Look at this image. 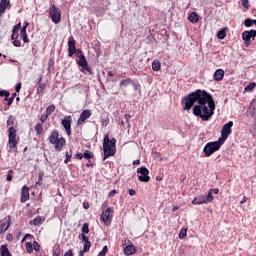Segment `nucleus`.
<instances>
[{"label": "nucleus", "instance_id": "obj_1", "mask_svg": "<svg viewBox=\"0 0 256 256\" xmlns=\"http://www.w3.org/2000/svg\"><path fill=\"white\" fill-rule=\"evenodd\" d=\"M184 111H190L202 121H209L215 115V100L206 90L197 89L183 98Z\"/></svg>", "mask_w": 256, "mask_h": 256}, {"label": "nucleus", "instance_id": "obj_2", "mask_svg": "<svg viewBox=\"0 0 256 256\" xmlns=\"http://www.w3.org/2000/svg\"><path fill=\"white\" fill-rule=\"evenodd\" d=\"M103 151V161H106L109 157H115V154L117 153V139H109V134H106L103 139Z\"/></svg>", "mask_w": 256, "mask_h": 256}, {"label": "nucleus", "instance_id": "obj_3", "mask_svg": "<svg viewBox=\"0 0 256 256\" xmlns=\"http://www.w3.org/2000/svg\"><path fill=\"white\" fill-rule=\"evenodd\" d=\"M8 133V153H17V145L19 143V137L17 136V129L15 127H9Z\"/></svg>", "mask_w": 256, "mask_h": 256}, {"label": "nucleus", "instance_id": "obj_4", "mask_svg": "<svg viewBox=\"0 0 256 256\" xmlns=\"http://www.w3.org/2000/svg\"><path fill=\"white\" fill-rule=\"evenodd\" d=\"M49 143H51V145H55L54 149L61 152L63 151V147H65V143H67V141L64 137L59 138L58 130H53L49 136Z\"/></svg>", "mask_w": 256, "mask_h": 256}, {"label": "nucleus", "instance_id": "obj_5", "mask_svg": "<svg viewBox=\"0 0 256 256\" xmlns=\"http://www.w3.org/2000/svg\"><path fill=\"white\" fill-rule=\"evenodd\" d=\"M222 145H223V141L221 142V138L215 142H208L203 148V153L205 157H211L213 153L221 149Z\"/></svg>", "mask_w": 256, "mask_h": 256}, {"label": "nucleus", "instance_id": "obj_6", "mask_svg": "<svg viewBox=\"0 0 256 256\" xmlns=\"http://www.w3.org/2000/svg\"><path fill=\"white\" fill-rule=\"evenodd\" d=\"M73 55L78 59H81V56H85L82 49H77V46L75 45V38L71 36L68 40V57H73Z\"/></svg>", "mask_w": 256, "mask_h": 256}, {"label": "nucleus", "instance_id": "obj_7", "mask_svg": "<svg viewBox=\"0 0 256 256\" xmlns=\"http://www.w3.org/2000/svg\"><path fill=\"white\" fill-rule=\"evenodd\" d=\"M137 177L138 181L141 183H149L151 181V177L149 176V169H147V167L137 168Z\"/></svg>", "mask_w": 256, "mask_h": 256}, {"label": "nucleus", "instance_id": "obj_8", "mask_svg": "<svg viewBox=\"0 0 256 256\" xmlns=\"http://www.w3.org/2000/svg\"><path fill=\"white\" fill-rule=\"evenodd\" d=\"M19 31H21V22L13 26L11 40L14 47H21V41L19 40Z\"/></svg>", "mask_w": 256, "mask_h": 256}, {"label": "nucleus", "instance_id": "obj_9", "mask_svg": "<svg viewBox=\"0 0 256 256\" xmlns=\"http://www.w3.org/2000/svg\"><path fill=\"white\" fill-rule=\"evenodd\" d=\"M213 203V192L209 191L207 196H198L192 200V205H203Z\"/></svg>", "mask_w": 256, "mask_h": 256}, {"label": "nucleus", "instance_id": "obj_10", "mask_svg": "<svg viewBox=\"0 0 256 256\" xmlns=\"http://www.w3.org/2000/svg\"><path fill=\"white\" fill-rule=\"evenodd\" d=\"M49 15L55 25L61 23V11L59 10V8H57V6H55V4L51 5Z\"/></svg>", "mask_w": 256, "mask_h": 256}, {"label": "nucleus", "instance_id": "obj_11", "mask_svg": "<svg viewBox=\"0 0 256 256\" xmlns=\"http://www.w3.org/2000/svg\"><path fill=\"white\" fill-rule=\"evenodd\" d=\"M77 65H79V67H82V73H89V75L95 74V72H93V69L89 67V63L87 62V58H85V56H80L79 60L77 61Z\"/></svg>", "mask_w": 256, "mask_h": 256}, {"label": "nucleus", "instance_id": "obj_12", "mask_svg": "<svg viewBox=\"0 0 256 256\" xmlns=\"http://www.w3.org/2000/svg\"><path fill=\"white\" fill-rule=\"evenodd\" d=\"M122 247L124 249L125 255L127 256L135 255V253H137V247L133 245V242H131V240H125L124 244H122Z\"/></svg>", "mask_w": 256, "mask_h": 256}, {"label": "nucleus", "instance_id": "obj_13", "mask_svg": "<svg viewBox=\"0 0 256 256\" xmlns=\"http://www.w3.org/2000/svg\"><path fill=\"white\" fill-rule=\"evenodd\" d=\"M233 127V121H229L228 123L224 124L221 130V142L223 143L226 141V139L231 135L232 133V128Z\"/></svg>", "mask_w": 256, "mask_h": 256}, {"label": "nucleus", "instance_id": "obj_14", "mask_svg": "<svg viewBox=\"0 0 256 256\" xmlns=\"http://www.w3.org/2000/svg\"><path fill=\"white\" fill-rule=\"evenodd\" d=\"M255 37H256V30L244 31L242 33V39L245 42L246 47H249L251 43V39L252 41H255Z\"/></svg>", "mask_w": 256, "mask_h": 256}, {"label": "nucleus", "instance_id": "obj_15", "mask_svg": "<svg viewBox=\"0 0 256 256\" xmlns=\"http://www.w3.org/2000/svg\"><path fill=\"white\" fill-rule=\"evenodd\" d=\"M11 227V216L8 215L4 219L0 220V235H3L7 229Z\"/></svg>", "mask_w": 256, "mask_h": 256}, {"label": "nucleus", "instance_id": "obj_16", "mask_svg": "<svg viewBox=\"0 0 256 256\" xmlns=\"http://www.w3.org/2000/svg\"><path fill=\"white\" fill-rule=\"evenodd\" d=\"M93 115V111L86 109L83 110L78 118L77 125H83L86 119H89Z\"/></svg>", "mask_w": 256, "mask_h": 256}, {"label": "nucleus", "instance_id": "obj_17", "mask_svg": "<svg viewBox=\"0 0 256 256\" xmlns=\"http://www.w3.org/2000/svg\"><path fill=\"white\" fill-rule=\"evenodd\" d=\"M73 122V118L71 116H67L62 120V126L64 127L68 137H71V123Z\"/></svg>", "mask_w": 256, "mask_h": 256}, {"label": "nucleus", "instance_id": "obj_18", "mask_svg": "<svg viewBox=\"0 0 256 256\" xmlns=\"http://www.w3.org/2000/svg\"><path fill=\"white\" fill-rule=\"evenodd\" d=\"M113 219V208L108 207L105 211L101 214V220L103 223H107V221H111Z\"/></svg>", "mask_w": 256, "mask_h": 256}, {"label": "nucleus", "instance_id": "obj_19", "mask_svg": "<svg viewBox=\"0 0 256 256\" xmlns=\"http://www.w3.org/2000/svg\"><path fill=\"white\" fill-rule=\"evenodd\" d=\"M11 9V0H1L0 1V16L5 15V11Z\"/></svg>", "mask_w": 256, "mask_h": 256}, {"label": "nucleus", "instance_id": "obj_20", "mask_svg": "<svg viewBox=\"0 0 256 256\" xmlns=\"http://www.w3.org/2000/svg\"><path fill=\"white\" fill-rule=\"evenodd\" d=\"M20 201L22 203H27V201H29V187L27 186L22 187Z\"/></svg>", "mask_w": 256, "mask_h": 256}, {"label": "nucleus", "instance_id": "obj_21", "mask_svg": "<svg viewBox=\"0 0 256 256\" xmlns=\"http://www.w3.org/2000/svg\"><path fill=\"white\" fill-rule=\"evenodd\" d=\"M214 81H223V77H225V70L224 69H217L214 72Z\"/></svg>", "mask_w": 256, "mask_h": 256}, {"label": "nucleus", "instance_id": "obj_22", "mask_svg": "<svg viewBox=\"0 0 256 256\" xmlns=\"http://www.w3.org/2000/svg\"><path fill=\"white\" fill-rule=\"evenodd\" d=\"M0 256H13L7 244H2L0 246Z\"/></svg>", "mask_w": 256, "mask_h": 256}, {"label": "nucleus", "instance_id": "obj_23", "mask_svg": "<svg viewBox=\"0 0 256 256\" xmlns=\"http://www.w3.org/2000/svg\"><path fill=\"white\" fill-rule=\"evenodd\" d=\"M128 85H133L134 89H137V84H135V82L132 81L131 78H126L120 81L121 87H127Z\"/></svg>", "mask_w": 256, "mask_h": 256}, {"label": "nucleus", "instance_id": "obj_24", "mask_svg": "<svg viewBox=\"0 0 256 256\" xmlns=\"http://www.w3.org/2000/svg\"><path fill=\"white\" fill-rule=\"evenodd\" d=\"M43 221H45V219H43V217L37 216L33 220L29 221V225H34V227H39V225H41L43 223Z\"/></svg>", "mask_w": 256, "mask_h": 256}, {"label": "nucleus", "instance_id": "obj_25", "mask_svg": "<svg viewBox=\"0 0 256 256\" xmlns=\"http://www.w3.org/2000/svg\"><path fill=\"white\" fill-rule=\"evenodd\" d=\"M20 37L24 43H29V35L27 34V30H25V28H21Z\"/></svg>", "mask_w": 256, "mask_h": 256}, {"label": "nucleus", "instance_id": "obj_26", "mask_svg": "<svg viewBox=\"0 0 256 256\" xmlns=\"http://www.w3.org/2000/svg\"><path fill=\"white\" fill-rule=\"evenodd\" d=\"M188 20L190 23H197L199 21V14L192 12L188 17Z\"/></svg>", "mask_w": 256, "mask_h": 256}, {"label": "nucleus", "instance_id": "obj_27", "mask_svg": "<svg viewBox=\"0 0 256 256\" xmlns=\"http://www.w3.org/2000/svg\"><path fill=\"white\" fill-rule=\"evenodd\" d=\"M83 157L84 159H86L87 161L91 160V159H95V154L89 150L84 151L83 153Z\"/></svg>", "mask_w": 256, "mask_h": 256}, {"label": "nucleus", "instance_id": "obj_28", "mask_svg": "<svg viewBox=\"0 0 256 256\" xmlns=\"http://www.w3.org/2000/svg\"><path fill=\"white\" fill-rule=\"evenodd\" d=\"M15 97H17V92L12 93L10 98H4V101H7V107H11L13 105V101H15Z\"/></svg>", "mask_w": 256, "mask_h": 256}, {"label": "nucleus", "instance_id": "obj_29", "mask_svg": "<svg viewBox=\"0 0 256 256\" xmlns=\"http://www.w3.org/2000/svg\"><path fill=\"white\" fill-rule=\"evenodd\" d=\"M34 130L36 132V135H42L43 134V124L42 123H37L34 126Z\"/></svg>", "mask_w": 256, "mask_h": 256}, {"label": "nucleus", "instance_id": "obj_30", "mask_svg": "<svg viewBox=\"0 0 256 256\" xmlns=\"http://www.w3.org/2000/svg\"><path fill=\"white\" fill-rule=\"evenodd\" d=\"M255 87H256V83L255 82H251V83L248 84V86H246L244 88V92L245 93H251V91H253V89H255Z\"/></svg>", "mask_w": 256, "mask_h": 256}, {"label": "nucleus", "instance_id": "obj_31", "mask_svg": "<svg viewBox=\"0 0 256 256\" xmlns=\"http://www.w3.org/2000/svg\"><path fill=\"white\" fill-rule=\"evenodd\" d=\"M218 39H225L227 37V30L225 28L221 29L217 33Z\"/></svg>", "mask_w": 256, "mask_h": 256}, {"label": "nucleus", "instance_id": "obj_32", "mask_svg": "<svg viewBox=\"0 0 256 256\" xmlns=\"http://www.w3.org/2000/svg\"><path fill=\"white\" fill-rule=\"evenodd\" d=\"M152 70L160 71L161 70V62L153 61L152 62Z\"/></svg>", "mask_w": 256, "mask_h": 256}, {"label": "nucleus", "instance_id": "obj_33", "mask_svg": "<svg viewBox=\"0 0 256 256\" xmlns=\"http://www.w3.org/2000/svg\"><path fill=\"white\" fill-rule=\"evenodd\" d=\"M81 235H88L89 233V224L88 223H84L81 229Z\"/></svg>", "mask_w": 256, "mask_h": 256}, {"label": "nucleus", "instance_id": "obj_34", "mask_svg": "<svg viewBox=\"0 0 256 256\" xmlns=\"http://www.w3.org/2000/svg\"><path fill=\"white\" fill-rule=\"evenodd\" d=\"M6 123L8 127H13V125H15V116L10 115Z\"/></svg>", "mask_w": 256, "mask_h": 256}, {"label": "nucleus", "instance_id": "obj_35", "mask_svg": "<svg viewBox=\"0 0 256 256\" xmlns=\"http://www.w3.org/2000/svg\"><path fill=\"white\" fill-rule=\"evenodd\" d=\"M55 109H56L55 105L51 104L46 108L45 113H47L49 116L51 115V113H54Z\"/></svg>", "mask_w": 256, "mask_h": 256}, {"label": "nucleus", "instance_id": "obj_36", "mask_svg": "<svg viewBox=\"0 0 256 256\" xmlns=\"http://www.w3.org/2000/svg\"><path fill=\"white\" fill-rule=\"evenodd\" d=\"M46 87H47V85L45 83L38 82V87H37L38 93H43V91H45Z\"/></svg>", "mask_w": 256, "mask_h": 256}, {"label": "nucleus", "instance_id": "obj_37", "mask_svg": "<svg viewBox=\"0 0 256 256\" xmlns=\"http://www.w3.org/2000/svg\"><path fill=\"white\" fill-rule=\"evenodd\" d=\"M78 237L83 241V243H91V241L89 240V236H87L86 234H79Z\"/></svg>", "mask_w": 256, "mask_h": 256}, {"label": "nucleus", "instance_id": "obj_38", "mask_svg": "<svg viewBox=\"0 0 256 256\" xmlns=\"http://www.w3.org/2000/svg\"><path fill=\"white\" fill-rule=\"evenodd\" d=\"M72 157H73V150H70V154H69V152H66V158L64 160L65 165H67V163H69V161H71Z\"/></svg>", "mask_w": 256, "mask_h": 256}, {"label": "nucleus", "instance_id": "obj_39", "mask_svg": "<svg viewBox=\"0 0 256 256\" xmlns=\"http://www.w3.org/2000/svg\"><path fill=\"white\" fill-rule=\"evenodd\" d=\"M178 237L179 239H185V237H187V229L182 228L179 232Z\"/></svg>", "mask_w": 256, "mask_h": 256}, {"label": "nucleus", "instance_id": "obj_40", "mask_svg": "<svg viewBox=\"0 0 256 256\" xmlns=\"http://www.w3.org/2000/svg\"><path fill=\"white\" fill-rule=\"evenodd\" d=\"M26 251L28 252V253H33V250H34V248H33V244L31 243V242H26Z\"/></svg>", "mask_w": 256, "mask_h": 256}, {"label": "nucleus", "instance_id": "obj_41", "mask_svg": "<svg viewBox=\"0 0 256 256\" xmlns=\"http://www.w3.org/2000/svg\"><path fill=\"white\" fill-rule=\"evenodd\" d=\"M244 25L245 27H252L254 25V20L251 19V18H247L245 21H244Z\"/></svg>", "mask_w": 256, "mask_h": 256}, {"label": "nucleus", "instance_id": "obj_42", "mask_svg": "<svg viewBox=\"0 0 256 256\" xmlns=\"http://www.w3.org/2000/svg\"><path fill=\"white\" fill-rule=\"evenodd\" d=\"M11 93L7 90H0V97H5V99H8L10 97Z\"/></svg>", "mask_w": 256, "mask_h": 256}, {"label": "nucleus", "instance_id": "obj_43", "mask_svg": "<svg viewBox=\"0 0 256 256\" xmlns=\"http://www.w3.org/2000/svg\"><path fill=\"white\" fill-rule=\"evenodd\" d=\"M91 249V242H84L83 250L89 253Z\"/></svg>", "mask_w": 256, "mask_h": 256}, {"label": "nucleus", "instance_id": "obj_44", "mask_svg": "<svg viewBox=\"0 0 256 256\" xmlns=\"http://www.w3.org/2000/svg\"><path fill=\"white\" fill-rule=\"evenodd\" d=\"M101 123L103 127H107L109 125V116L102 118Z\"/></svg>", "mask_w": 256, "mask_h": 256}, {"label": "nucleus", "instance_id": "obj_45", "mask_svg": "<svg viewBox=\"0 0 256 256\" xmlns=\"http://www.w3.org/2000/svg\"><path fill=\"white\" fill-rule=\"evenodd\" d=\"M47 119H49V115L47 113L42 114L40 117L41 124L43 125Z\"/></svg>", "mask_w": 256, "mask_h": 256}, {"label": "nucleus", "instance_id": "obj_46", "mask_svg": "<svg viewBox=\"0 0 256 256\" xmlns=\"http://www.w3.org/2000/svg\"><path fill=\"white\" fill-rule=\"evenodd\" d=\"M107 251H109V248L107 246H104L102 251L98 253V256H105L107 255Z\"/></svg>", "mask_w": 256, "mask_h": 256}, {"label": "nucleus", "instance_id": "obj_47", "mask_svg": "<svg viewBox=\"0 0 256 256\" xmlns=\"http://www.w3.org/2000/svg\"><path fill=\"white\" fill-rule=\"evenodd\" d=\"M32 246H33L34 251H39V249H41V245H39V242H37V241H34L32 243Z\"/></svg>", "mask_w": 256, "mask_h": 256}, {"label": "nucleus", "instance_id": "obj_48", "mask_svg": "<svg viewBox=\"0 0 256 256\" xmlns=\"http://www.w3.org/2000/svg\"><path fill=\"white\" fill-rule=\"evenodd\" d=\"M7 181H13V169H10L8 171V175H7Z\"/></svg>", "mask_w": 256, "mask_h": 256}, {"label": "nucleus", "instance_id": "obj_49", "mask_svg": "<svg viewBox=\"0 0 256 256\" xmlns=\"http://www.w3.org/2000/svg\"><path fill=\"white\" fill-rule=\"evenodd\" d=\"M251 133H252V136L253 137H256V120L252 126V130H251Z\"/></svg>", "mask_w": 256, "mask_h": 256}, {"label": "nucleus", "instance_id": "obj_50", "mask_svg": "<svg viewBox=\"0 0 256 256\" xmlns=\"http://www.w3.org/2000/svg\"><path fill=\"white\" fill-rule=\"evenodd\" d=\"M248 111L251 115H256V108L254 106H250Z\"/></svg>", "mask_w": 256, "mask_h": 256}, {"label": "nucleus", "instance_id": "obj_51", "mask_svg": "<svg viewBox=\"0 0 256 256\" xmlns=\"http://www.w3.org/2000/svg\"><path fill=\"white\" fill-rule=\"evenodd\" d=\"M41 181H43V172L39 173L38 181L36 182V185H41Z\"/></svg>", "mask_w": 256, "mask_h": 256}, {"label": "nucleus", "instance_id": "obj_52", "mask_svg": "<svg viewBox=\"0 0 256 256\" xmlns=\"http://www.w3.org/2000/svg\"><path fill=\"white\" fill-rule=\"evenodd\" d=\"M242 6H244L245 9H249V0H242Z\"/></svg>", "mask_w": 256, "mask_h": 256}, {"label": "nucleus", "instance_id": "obj_53", "mask_svg": "<svg viewBox=\"0 0 256 256\" xmlns=\"http://www.w3.org/2000/svg\"><path fill=\"white\" fill-rule=\"evenodd\" d=\"M84 158V156H83V153H76V155H75V159H78V161H81V159H83Z\"/></svg>", "mask_w": 256, "mask_h": 256}, {"label": "nucleus", "instance_id": "obj_54", "mask_svg": "<svg viewBox=\"0 0 256 256\" xmlns=\"http://www.w3.org/2000/svg\"><path fill=\"white\" fill-rule=\"evenodd\" d=\"M128 193L131 197H133V195H137V191H135V189H129Z\"/></svg>", "mask_w": 256, "mask_h": 256}, {"label": "nucleus", "instance_id": "obj_55", "mask_svg": "<svg viewBox=\"0 0 256 256\" xmlns=\"http://www.w3.org/2000/svg\"><path fill=\"white\" fill-rule=\"evenodd\" d=\"M15 91H16V93H19L21 91V82L16 84Z\"/></svg>", "mask_w": 256, "mask_h": 256}, {"label": "nucleus", "instance_id": "obj_56", "mask_svg": "<svg viewBox=\"0 0 256 256\" xmlns=\"http://www.w3.org/2000/svg\"><path fill=\"white\" fill-rule=\"evenodd\" d=\"M115 195H117V190H112L109 192L108 197H115Z\"/></svg>", "mask_w": 256, "mask_h": 256}, {"label": "nucleus", "instance_id": "obj_57", "mask_svg": "<svg viewBox=\"0 0 256 256\" xmlns=\"http://www.w3.org/2000/svg\"><path fill=\"white\" fill-rule=\"evenodd\" d=\"M6 240L7 241H13V234L9 233L6 235Z\"/></svg>", "mask_w": 256, "mask_h": 256}, {"label": "nucleus", "instance_id": "obj_58", "mask_svg": "<svg viewBox=\"0 0 256 256\" xmlns=\"http://www.w3.org/2000/svg\"><path fill=\"white\" fill-rule=\"evenodd\" d=\"M86 167H91V168H93V167H95V164L91 161V160H88V163L86 164Z\"/></svg>", "mask_w": 256, "mask_h": 256}, {"label": "nucleus", "instance_id": "obj_59", "mask_svg": "<svg viewBox=\"0 0 256 256\" xmlns=\"http://www.w3.org/2000/svg\"><path fill=\"white\" fill-rule=\"evenodd\" d=\"M27 27H29V22L25 21L23 27L21 29H24V31H27Z\"/></svg>", "mask_w": 256, "mask_h": 256}, {"label": "nucleus", "instance_id": "obj_60", "mask_svg": "<svg viewBox=\"0 0 256 256\" xmlns=\"http://www.w3.org/2000/svg\"><path fill=\"white\" fill-rule=\"evenodd\" d=\"M64 256H73V250H69L67 252H65Z\"/></svg>", "mask_w": 256, "mask_h": 256}, {"label": "nucleus", "instance_id": "obj_61", "mask_svg": "<svg viewBox=\"0 0 256 256\" xmlns=\"http://www.w3.org/2000/svg\"><path fill=\"white\" fill-rule=\"evenodd\" d=\"M28 237H33V235H31V234H25V236H24L23 239H22V243L25 242Z\"/></svg>", "mask_w": 256, "mask_h": 256}, {"label": "nucleus", "instance_id": "obj_62", "mask_svg": "<svg viewBox=\"0 0 256 256\" xmlns=\"http://www.w3.org/2000/svg\"><path fill=\"white\" fill-rule=\"evenodd\" d=\"M85 253H87V251L82 249V250L79 251L78 256H83V255H85Z\"/></svg>", "mask_w": 256, "mask_h": 256}, {"label": "nucleus", "instance_id": "obj_63", "mask_svg": "<svg viewBox=\"0 0 256 256\" xmlns=\"http://www.w3.org/2000/svg\"><path fill=\"white\" fill-rule=\"evenodd\" d=\"M83 208L84 209H89V202H84L83 203Z\"/></svg>", "mask_w": 256, "mask_h": 256}, {"label": "nucleus", "instance_id": "obj_64", "mask_svg": "<svg viewBox=\"0 0 256 256\" xmlns=\"http://www.w3.org/2000/svg\"><path fill=\"white\" fill-rule=\"evenodd\" d=\"M133 165H141V160H134Z\"/></svg>", "mask_w": 256, "mask_h": 256}]
</instances>
